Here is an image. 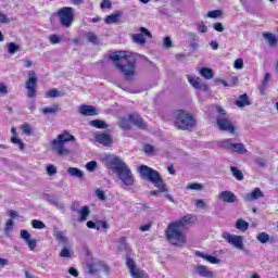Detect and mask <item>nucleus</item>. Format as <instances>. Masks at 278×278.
<instances>
[{"label": "nucleus", "mask_w": 278, "mask_h": 278, "mask_svg": "<svg viewBox=\"0 0 278 278\" xmlns=\"http://www.w3.org/2000/svg\"><path fill=\"white\" fill-rule=\"evenodd\" d=\"M192 223H197V217L193 215H187L177 222L170 223L165 231L168 242L174 247H184L186 244L184 229H186V225H192Z\"/></svg>", "instance_id": "obj_1"}, {"label": "nucleus", "mask_w": 278, "mask_h": 278, "mask_svg": "<svg viewBox=\"0 0 278 278\" xmlns=\"http://www.w3.org/2000/svg\"><path fill=\"white\" fill-rule=\"evenodd\" d=\"M109 60H112L114 66L127 81H134V77H136V56L134 54L123 51L113 52L109 55Z\"/></svg>", "instance_id": "obj_2"}, {"label": "nucleus", "mask_w": 278, "mask_h": 278, "mask_svg": "<svg viewBox=\"0 0 278 278\" xmlns=\"http://www.w3.org/2000/svg\"><path fill=\"white\" fill-rule=\"evenodd\" d=\"M106 166L113 170V173H116L117 179H119L124 186H134V184H136L131 168H129V165L119 156H109L106 159Z\"/></svg>", "instance_id": "obj_3"}, {"label": "nucleus", "mask_w": 278, "mask_h": 278, "mask_svg": "<svg viewBox=\"0 0 278 278\" xmlns=\"http://www.w3.org/2000/svg\"><path fill=\"white\" fill-rule=\"evenodd\" d=\"M138 173L141 179L150 181V184H153V186L157 188V190L150 191V197H157V194L162 192H168V186L164 181V178H162L160 172L147 165H141L138 168Z\"/></svg>", "instance_id": "obj_4"}, {"label": "nucleus", "mask_w": 278, "mask_h": 278, "mask_svg": "<svg viewBox=\"0 0 278 278\" xmlns=\"http://www.w3.org/2000/svg\"><path fill=\"white\" fill-rule=\"evenodd\" d=\"M75 136L70 135V132L65 130L51 142L52 151H55L61 157L71 155V150H68L65 144L66 142H75Z\"/></svg>", "instance_id": "obj_5"}, {"label": "nucleus", "mask_w": 278, "mask_h": 278, "mask_svg": "<svg viewBox=\"0 0 278 278\" xmlns=\"http://www.w3.org/2000/svg\"><path fill=\"white\" fill-rule=\"evenodd\" d=\"M174 125L177 129H181L182 131H190V129H192L195 125L194 117L184 110H178L175 113Z\"/></svg>", "instance_id": "obj_6"}, {"label": "nucleus", "mask_w": 278, "mask_h": 278, "mask_svg": "<svg viewBox=\"0 0 278 278\" xmlns=\"http://www.w3.org/2000/svg\"><path fill=\"white\" fill-rule=\"evenodd\" d=\"M216 112L219 114L216 117V123L220 131H227L228 134H236V126L231 123V119L227 116V112L220 105L216 106Z\"/></svg>", "instance_id": "obj_7"}, {"label": "nucleus", "mask_w": 278, "mask_h": 278, "mask_svg": "<svg viewBox=\"0 0 278 278\" xmlns=\"http://www.w3.org/2000/svg\"><path fill=\"white\" fill-rule=\"evenodd\" d=\"M56 16H59L62 27H72L75 18V9L73 7H63L59 9Z\"/></svg>", "instance_id": "obj_8"}, {"label": "nucleus", "mask_w": 278, "mask_h": 278, "mask_svg": "<svg viewBox=\"0 0 278 278\" xmlns=\"http://www.w3.org/2000/svg\"><path fill=\"white\" fill-rule=\"evenodd\" d=\"M224 240L228 242V244H231L235 249H238L239 251H244V239L242 236L238 235H231L229 232L223 233Z\"/></svg>", "instance_id": "obj_9"}, {"label": "nucleus", "mask_w": 278, "mask_h": 278, "mask_svg": "<svg viewBox=\"0 0 278 278\" xmlns=\"http://www.w3.org/2000/svg\"><path fill=\"white\" fill-rule=\"evenodd\" d=\"M139 31L140 34L131 35V40L132 42H135V45H139V47H144V45H147V38H144V36H147L148 38H153V35L146 27H140Z\"/></svg>", "instance_id": "obj_10"}, {"label": "nucleus", "mask_w": 278, "mask_h": 278, "mask_svg": "<svg viewBox=\"0 0 278 278\" xmlns=\"http://www.w3.org/2000/svg\"><path fill=\"white\" fill-rule=\"evenodd\" d=\"M38 86V78L36 77V72H28V80L26 81V89L28 90L29 99L36 97V88Z\"/></svg>", "instance_id": "obj_11"}, {"label": "nucleus", "mask_w": 278, "mask_h": 278, "mask_svg": "<svg viewBox=\"0 0 278 278\" xmlns=\"http://www.w3.org/2000/svg\"><path fill=\"white\" fill-rule=\"evenodd\" d=\"M126 266L132 278H144V270H140V268L136 267V262L134 258L129 257V254H126Z\"/></svg>", "instance_id": "obj_12"}, {"label": "nucleus", "mask_w": 278, "mask_h": 278, "mask_svg": "<svg viewBox=\"0 0 278 278\" xmlns=\"http://www.w3.org/2000/svg\"><path fill=\"white\" fill-rule=\"evenodd\" d=\"M43 199L50 203V205H53L54 207H56V210H60L62 212V214H64V212H66V205L64 204V202H62V200H60V198H58V195H51L49 193H43Z\"/></svg>", "instance_id": "obj_13"}, {"label": "nucleus", "mask_w": 278, "mask_h": 278, "mask_svg": "<svg viewBox=\"0 0 278 278\" xmlns=\"http://www.w3.org/2000/svg\"><path fill=\"white\" fill-rule=\"evenodd\" d=\"M189 84L195 88V90H202V92L210 91V86L205 83H202L201 79L197 76L187 75Z\"/></svg>", "instance_id": "obj_14"}, {"label": "nucleus", "mask_w": 278, "mask_h": 278, "mask_svg": "<svg viewBox=\"0 0 278 278\" xmlns=\"http://www.w3.org/2000/svg\"><path fill=\"white\" fill-rule=\"evenodd\" d=\"M53 236L56 240V242H59V244H64L66 247V244H68V237L66 236V230H60L58 228V226H54L53 229Z\"/></svg>", "instance_id": "obj_15"}, {"label": "nucleus", "mask_w": 278, "mask_h": 278, "mask_svg": "<svg viewBox=\"0 0 278 278\" xmlns=\"http://www.w3.org/2000/svg\"><path fill=\"white\" fill-rule=\"evenodd\" d=\"M128 118L130 123L135 125V127H138V129H147V123L144 122V119H142V116L138 114H130Z\"/></svg>", "instance_id": "obj_16"}, {"label": "nucleus", "mask_w": 278, "mask_h": 278, "mask_svg": "<svg viewBox=\"0 0 278 278\" xmlns=\"http://www.w3.org/2000/svg\"><path fill=\"white\" fill-rule=\"evenodd\" d=\"M96 142L103 147H112V136L110 134L101 132L96 135Z\"/></svg>", "instance_id": "obj_17"}, {"label": "nucleus", "mask_w": 278, "mask_h": 278, "mask_svg": "<svg viewBox=\"0 0 278 278\" xmlns=\"http://www.w3.org/2000/svg\"><path fill=\"white\" fill-rule=\"evenodd\" d=\"M21 238L28 244L30 251H34L38 247L36 239H31V235L27 230H21Z\"/></svg>", "instance_id": "obj_18"}, {"label": "nucleus", "mask_w": 278, "mask_h": 278, "mask_svg": "<svg viewBox=\"0 0 278 278\" xmlns=\"http://www.w3.org/2000/svg\"><path fill=\"white\" fill-rule=\"evenodd\" d=\"M218 197L224 203H236L238 201V197L229 190L222 191Z\"/></svg>", "instance_id": "obj_19"}, {"label": "nucleus", "mask_w": 278, "mask_h": 278, "mask_svg": "<svg viewBox=\"0 0 278 278\" xmlns=\"http://www.w3.org/2000/svg\"><path fill=\"white\" fill-rule=\"evenodd\" d=\"M194 273L200 277L214 278V273L204 265H197L194 267Z\"/></svg>", "instance_id": "obj_20"}, {"label": "nucleus", "mask_w": 278, "mask_h": 278, "mask_svg": "<svg viewBox=\"0 0 278 278\" xmlns=\"http://www.w3.org/2000/svg\"><path fill=\"white\" fill-rule=\"evenodd\" d=\"M78 112L79 114H83V116H97V114H99L97 108L86 104L80 105Z\"/></svg>", "instance_id": "obj_21"}, {"label": "nucleus", "mask_w": 278, "mask_h": 278, "mask_svg": "<svg viewBox=\"0 0 278 278\" xmlns=\"http://www.w3.org/2000/svg\"><path fill=\"white\" fill-rule=\"evenodd\" d=\"M262 197H264L262 189L255 188L251 193H247L244 195V201L253 202V201H257V199H262Z\"/></svg>", "instance_id": "obj_22"}, {"label": "nucleus", "mask_w": 278, "mask_h": 278, "mask_svg": "<svg viewBox=\"0 0 278 278\" xmlns=\"http://www.w3.org/2000/svg\"><path fill=\"white\" fill-rule=\"evenodd\" d=\"M197 257H202V260H206V262H210V264H220V260L216 256L205 254L201 251L195 252Z\"/></svg>", "instance_id": "obj_23"}, {"label": "nucleus", "mask_w": 278, "mask_h": 278, "mask_svg": "<svg viewBox=\"0 0 278 278\" xmlns=\"http://www.w3.org/2000/svg\"><path fill=\"white\" fill-rule=\"evenodd\" d=\"M123 16V12L116 11L111 15H108L104 20L106 25H114V23H118V18Z\"/></svg>", "instance_id": "obj_24"}, {"label": "nucleus", "mask_w": 278, "mask_h": 278, "mask_svg": "<svg viewBox=\"0 0 278 278\" xmlns=\"http://www.w3.org/2000/svg\"><path fill=\"white\" fill-rule=\"evenodd\" d=\"M247 105H251L249 101V96L247 93L241 94L238 100H236L237 108H247Z\"/></svg>", "instance_id": "obj_25"}, {"label": "nucleus", "mask_w": 278, "mask_h": 278, "mask_svg": "<svg viewBox=\"0 0 278 278\" xmlns=\"http://www.w3.org/2000/svg\"><path fill=\"white\" fill-rule=\"evenodd\" d=\"M77 214L80 216V223H86V220H88V216H90V207L85 205L80 208V211L77 212Z\"/></svg>", "instance_id": "obj_26"}, {"label": "nucleus", "mask_w": 278, "mask_h": 278, "mask_svg": "<svg viewBox=\"0 0 278 278\" xmlns=\"http://www.w3.org/2000/svg\"><path fill=\"white\" fill-rule=\"evenodd\" d=\"M67 175L70 177H76L77 179H81L84 177V172L77 167L67 168Z\"/></svg>", "instance_id": "obj_27"}, {"label": "nucleus", "mask_w": 278, "mask_h": 278, "mask_svg": "<svg viewBox=\"0 0 278 278\" xmlns=\"http://www.w3.org/2000/svg\"><path fill=\"white\" fill-rule=\"evenodd\" d=\"M270 81V73H266L262 84L258 86L261 94H265L266 88H268V83Z\"/></svg>", "instance_id": "obj_28"}, {"label": "nucleus", "mask_w": 278, "mask_h": 278, "mask_svg": "<svg viewBox=\"0 0 278 278\" xmlns=\"http://www.w3.org/2000/svg\"><path fill=\"white\" fill-rule=\"evenodd\" d=\"M256 240H258V242H261V244H266V242H275V239L274 238H270V236L266 232H260L257 236H256Z\"/></svg>", "instance_id": "obj_29"}, {"label": "nucleus", "mask_w": 278, "mask_h": 278, "mask_svg": "<svg viewBox=\"0 0 278 278\" xmlns=\"http://www.w3.org/2000/svg\"><path fill=\"white\" fill-rule=\"evenodd\" d=\"M231 151H233V153H238V155H244L248 152L244 143H233Z\"/></svg>", "instance_id": "obj_30"}, {"label": "nucleus", "mask_w": 278, "mask_h": 278, "mask_svg": "<svg viewBox=\"0 0 278 278\" xmlns=\"http://www.w3.org/2000/svg\"><path fill=\"white\" fill-rule=\"evenodd\" d=\"M40 112L43 113L45 116L49 114H58V112H60V106H58V104H54L52 106L41 109Z\"/></svg>", "instance_id": "obj_31"}, {"label": "nucleus", "mask_w": 278, "mask_h": 278, "mask_svg": "<svg viewBox=\"0 0 278 278\" xmlns=\"http://www.w3.org/2000/svg\"><path fill=\"white\" fill-rule=\"evenodd\" d=\"M263 38L267 40L269 47H277V37L273 35L271 33H265L263 34Z\"/></svg>", "instance_id": "obj_32"}, {"label": "nucleus", "mask_w": 278, "mask_h": 278, "mask_svg": "<svg viewBox=\"0 0 278 278\" xmlns=\"http://www.w3.org/2000/svg\"><path fill=\"white\" fill-rule=\"evenodd\" d=\"M91 127H96V129H108V124L101 119H93L89 122Z\"/></svg>", "instance_id": "obj_33"}, {"label": "nucleus", "mask_w": 278, "mask_h": 278, "mask_svg": "<svg viewBox=\"0 0 278 278\" xmlns=\"http://www.w3.org/2000/svg\"><path fill=\"white\" fill-rule=\"evenodd\" d=\"M200 75L204 77V79H212V77H214V71L210 67H202L200 70Z\"/></svg>", "instance_id": "obj_34"}, {"label": "nucleus", "mask_w": 278, "mask_h": 278, "mask_svg": "<svg viewBox=\"0 0 278 278\" xmlns=\"http://www.w3.org/2000/svg\"><path fill=\"white\" fill-rule=\"evenodd\" d=\"M119 127H121V129H124L125 131H129V129H131V121H129V117H128V119L125 117H122L119 119Z\"/></svg>", "instance_id": "obj_35"}, {"label": "nucleus", "mask_w": 278, "mask_h": 278, "mask_svg": "<svg viewBox=\"0 0 278 278\" xmlns=\"http://www.w3.org/2000/svg\"><path fill=\"white\" fill-rule=\"evenodd\" d=\"M219 147L222 149H226V151H232L233 149V142L232 139H225L219 142Z\"/></svg>", "instance_id": "obj_36"}, {"label": "nucleus", "mask_w": 278, "mask_h": 278, "mask_svg": "<svg viewBox=\"0 0 278 278\" xmlns=\"http://www.w3.org/2000/svg\"><path fill=\"white\" fill-rule=\"evenodd\" d=\"M236 228L239 229V231H247V229H249V223L242 218H239L236 223Z\"/></svg>", "instance_id": "obj_37"}, {"label": "nucleus", "mask_w": 278, "mask_h": 278, "mask_svg": "<svg viewBox=\"0 0 278 278\" xmlns=\"http://www.w3.org/2000/svg\"><path fill=\"white\" fill-rule=\"evenodd\" d=\"M230 170L232 173V177H236L238 181H242V179H244V175L242 174V170H240L238 167L231 166Z\"/></svg>", "instance_id": "obj_38"}, {"label": "nucleus", "mask_w": 278, "mask_h": 278, "mask_svg": "<svg viewBox=\"0 0 278 278\" xmlns=\"http://www.w3.org/2000/svg\"><path fill=\"white\" fill-rule=\"evenodd\" d=\"M11 142H12L13 144H16V147H18L20 151H25V150L27 149V148L25 147L23 140H21V139H20L18 137H16V136H13V137L11 138Z\"/></svg>", "instance_id": "obj_39"}, {"label": "nucleus", "mask_w": 278, "mask_h": 278, "mask_svg": "<svg viewBox=\"0 0 278 278\" xmlns=\"http://www.w3.org/2000/svg\"><path fill=\"white\" fill-rule=\"evenodd\" d=\"M7 47L11 55H14V53L21 51V46L16 45L15 42H9Z\"/></svg>", "instance_id": "obj_40"}, {"label": "nucleus", "mask_w": 278, "mask_h": 278, "mask_svg": "<svg viewBox=\"0 0 278 278\" xmlns=\"http://www.w3.org/2000/svg\"><path fill=\"white\" fill-rule=\"evenodd\" d=\"M189 36L193 40L190 42L191 49H194V50L199 49V43H197V40H199V36H197V34L194 33H190Z\"/></svg>", "instance_id": "obj_41"}, {"label": "nucleus", "mask_w": 278, "mask_h": 278, "mask_svg": "<svg viewBox=\"0 0 278 278\" xmlns=\"http://www.w3.org/2000/svg\"><path fill=\"white\" fill-rule=\"evenodd\" d=\"M31 226L34 229H46L47 225L38 219L31 220Z\"/></svg>", "instance_id": "obj_42"}, {"label": "nucleus", "mask_w": 278, "mask_h": 278, "mask_svg": "<svg viewBox=\"0 0 278 278\" xmlns=\"http://www.w3.org/2000/svg\"><path fill=\"white\" fill-rule=\"evenodd\" d=\"M46 170L49 177H53V175H58V167H55V165L53 164L48 165Z\"/></svg>", "instance_id": "obj_43"}, {"label": "nucleus", "mask_w": 278, "mask_h": 278, "mask_svg": "<svg viewBox=\"0 0 278 278\" xmlns=\"http://www.w3.org/2000/svg\"><path fill=\"white\" fill-rule=\"evenodd\" d=\"M87 40L88 42H91L92 45H99V38L94 33H88L87 34Z\"/></svg>", "instance_id": "obj_44"}, {"label": "nucleus", "mask_w": 278, "mask_h": 278, "mask_svg": "<svg viewBox=\"0 0 278 278\" xmlns=\"http://www.w3.org/2000/svg\"><path fill=\"white\" fill-rule=\"evenodd\" d=\"M46 97H48L49 99H55V98L60 97V90L50 89L49 91H47Z\"/></svg>", "instance_id": "obj_45"}, {"label": "nucleus", "mask_w": 278, "mask_h": 278, "mask_svg": "<svg viewBox=\"0 0 278 278\" xmlns=\"http://www.w3.org/2000/svg\"><path fill=\"white\" fill-rule=\"evenodd\" d=\"M220 16H223V11H220V10H214V11H210L207 13L208 18H218Z\"/></svg>", "instance_id": "obj_46"}, {"label": "nucleus", "mask_w": 278, "mask_h": 278, "mask_svg": "<svg viewBox=\"0 0 278 278\" xmlns=\"http://www.w3.org/2000/svg\"><path fill=\"white\" fill-rule=\"evenodd\" d=\"M143 151H144V153H147V155H153V153H155V147L147 143L143 147Z\"/></svg>", "instance_id": "obj_47"}, {"label": "nucleus", "mask_w": 278, "mask_h": 278, "mask_svg": "<svg viewBox=\"0 0 278 278\" xmlns=\"http://www.w3.org/2000/svg\"><path fill=\"white\" fill-rule=\"evenodd\" d=\"M96 197L100 199V201H108V195L105 194V191L101 189L96 190Z\"/></svg>", "instance_id": "obj_48"}, {"label": "nucleus", "mask_w": 278, "mask_h": 278, "mask_svg": "<svg viewBox=\"0 0 278 278\" xmlns=\"http://www.w3.org/2000/svg\"><path fill=\"white\" fill-rule=\"evenodd\" d=\"M0 23H2V25H8L12 23V18L8 17V15L0 11Z\"/></svg>", "instance_id": "obj_49"}, {"label": "nucleus", "mask_w": 278, "mask_h": 278, "mask_svg": "<svg viewBox=\"0 0 278 278\" xmlns=\"http://www.w3.org/2000/svg\"><path fill=\"white\" fill-rule=\"evenodd\" d=\"M187 190H203V184L193 182L187 186Z\"/></svg>", "instance_id": "obj_50"}, {"label": "nucleus", "mask_w": 278, "mask_h": 278, "mask_svg": "<svg viewBox=\"0 0 278 278\" xmlns=\"http://www.w3.org/2000/svg\"><path fill=\"white\" fill-rule=\"evenodd\" d=\"M86 168L90 173H94V170H97V161H90L89 163H87Z\"/></svg>", "instance_id": "obj_51"}, {"label": "nucleus", "mask_w": 278, "mask_h": 278, "mask_svg": "<svg viewBox=\"0 0 278 278\" xmlns=\"http://www.w3.org/2000/svg\"><path fill=\"white\" fill-rule=\"evenodd\" d=\"M198 31L200 34H207V25H205V22L201 21L199 24H198Z\"/></svg>", "instance_id": "obj_52"}, {"label": "nucleus", "mask_w": 278, "mask_h": 278, "mask_svg": "<svg viewBox=\"0 0 278 278\" xmlns=\"http://www.w3.org/2000/svg\"><path fill=\"white\" fill-rule=\"evenodd\" d=\"M13 227H14V220L9 219L5 224L4 233L8 236V233L12 231Z\"/></svg>", "instance_id": "obj_53"}, {"label": "nucleus", "mask_w": 278, "mask_h": 278, "mask_svg": "<svg viewBox=\"0 0 278 278\" xmlns=\"http://www.w3.org/2000/svg\"><path fill=\"white\" fill-rule=\"evenodd\" d=\"M254 163L260 166V168H266V161L260 156L254 157Z\"/></svg>", "instance_id": "obj_54"}, {"label": "nucleus", "mask_w": 278, "mask_h": 278, "mask_svg": "<svg viewBox=\"0 0 278 278\" xmlns=\"http://www.w3.org/2000/svg\"><path fill=\"white\" fill-rule=\"evenodd\" d=\"M163 47H164V49L173 48V40L170 39V37H165L163 39Z\"/></svg>", "instance_id": "obj_55"}, {"label": "nucleus", "mask_w": 278, "mask_h": 278, "mask_svg": "<svg viewBox=\"0 0 278 278\" xmlns=\"http://www.w3.org/2000/svg\"><path fill=\"white\" fill-rule=\"evenodd\" d=\"M72 212L78 213L81 210V204L78 201H74L71 204Z\"/></svg>", "instance_id": "obj_56"}, {"label": "nucleus", "mask_w": 278, "mask_h": 278, "mask_svg": "<svg viewBox=\"0 0 278 278\" xmlns=\"http://www.w3.org/2000/svg\"><path fill=\"white\" fill-rule=\"evenodd\" d=\"M22 131L25 136H31V126L29 124L22 125Z\"/></svg>", "instance_id": "obj_57"}, {"label": "nucleus", "mask_w": 278, "mask_h": 278, "mask_svg": "<svg viewBox=\"0 0 278 278\" xmlns=\"http://www.w3.org/2000/svg\"><path fill=\"white\" fill-rule=\"evenodd\" d=\"M49 40H50L51 45H60V42H62V40L60 39V37L58 35H51L49 37Z\"/></svg>", "instance_id": "obj_58"}, {"label": "nucleus", "mask_w": 278, "mask_h": 278, "mask_svg": "<svg viewBox=\"0 0 278 278\" xmlns=\"http://www.w3.org/2000/svg\"><path fill=\"white\" fill-rule=\"evenodd\" d=\"M60 257H71V250L68 248H63L60 252Z\"/></svg>", "instance_id": "obj_59"}, {"label": "nucleus", "mask_w": 278, "mask_h": 278, "mask_svg": "<svg viewBox=\"0 0 278 278\" xmlns=\"http://www.w3.org/2000/svg\"><path fill=\"white\" fill-rule=\"evenodd\" d=\"M235 68L240 70L244 67V61L242 59H237L233 64Z\"/></svg>", "instance_id": "obj_60"}, {"label": "nucleus", "mask_w": 278, "mask_h": 278, "mask_svg": "<svg viewBox=\"0 0 278 278\" xmlns=\"http://www.w3.org/2000/svg\"><path fill=\"white\" fill-rule=\"evenodd\" d=\"M213 28L215 29V31H219V33L225 31V26H223V23L213 24Z\"/></svg>", "instance_id": "obj_61"}, {"label": "nucleus", "mask_w": 278, "mask_h": 278, "mask_svg": "<svg viewBox=\"0 0 278 278\" xmlns=\"http://www.w3.org/2000/svg\"><path fill=\"white\" fill-rule=\"evenodd\" d=\"M100 8H101L102 10H105V8H106V9H110V8H112V2H111L110 0H103V1L101 2V4H100Z\"/></svg>", "instance_id": "obj_62"}, {"label": "nucleus", "mask_w": 278, "mask_h": 278, "mask_svg": "<svg viewBox=\"0 0 278 278\" xmlns=\"http://www.w3.org/2000/svg\"><path fill=\"white\" fill-rule=\"evenodd\" d=\"M98 227H99V229H110V224H108V222H103V220H100L99 223H98Z\"/></svg>", "instance_id": "obj_63"}, {"label": "nucleus", "mask_w": 278, "mask_h": 278, "mask_svg": "<svg viewBox=\"0 0 278 278\" xmlns=\"http://www.w3.org/2000/svg\"><path fill=\"white\" fill-rule=\"evenodd\" d=\"M87 227H88V229H97L99 231L98 224H96L92 220L87 222Z\"/></svg>", "instance_id": "obj_64"}]
</instances>
